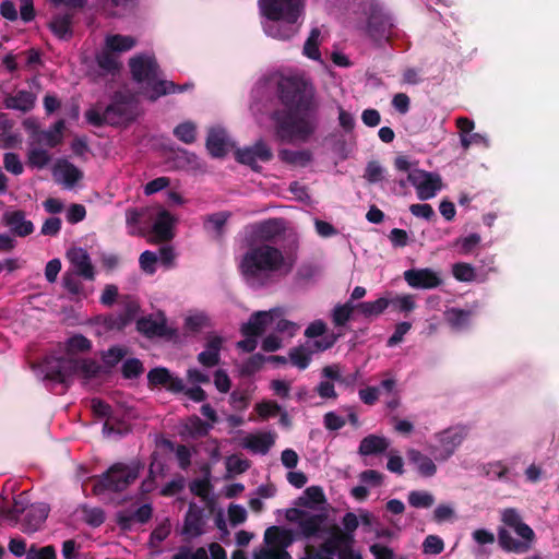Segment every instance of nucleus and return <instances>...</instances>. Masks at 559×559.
Listing matches in <instances>:
<instances>
[{"label": "nucleus", "mask_w": 559, "mask_h": 559, "mask_svg": "<svg viewBox=\"0 0 559 559\" xmlns=\"http://www.w3.org/2000/svg\"><path fill=\"white\" fill-rule=\"evenodd\" d=\"M313 94V86L305 75H294L282 81L281 98L288 111H276L272 116L280 140L306 142L314 132Z\"/></svg>", "instance_id": "1"}, {"label": "nucleus", "mask_w": 559, "mask_h": 559, "mask_svg": "<svg viewBox=\"0 0 559 559\" xmlns=\"http://www.w3.org/2000/svg\"><path fill=\"white\" fill-rule=\"evenodd\" d=\"M92 343L82 334L68 338L64 350L59 356L47 357L38 367V376L43 380L66 383L72 377H78L85 383L99 379L103 367L92 359H79V354L90 352Z\"/></svg>", "instance_id": "2"}, {"label": "nucleus", "mask_w": 559, "mask_h": 559, "mask_svg": "<svg viewBox=\"0 0 559 559\" xmlns=\"http://www.w3.org/2000/svg\"><path fill=\"white\" fill-rule=\"evenodd\" d=\"M296 262L294 253H283L267 243L250 247L240 262V270L247 283L258 286L265 283L272 275H286Z\"/></svg>", "instance_id": "3"}, {"label": "nucleus", "mask_w": 559, "mask_h": 559, "mask_svg": "<svg viewBox=\"0 0 559 559\" xmlns=\"http://www.w3.org/2000/svg\"><path fill=\"white\" fill-rule=\"evenodd\" d=\"M262 28L266 36L287 40L300 27L304 15V0H259Z\"/></svg>", "instance_id": "4"}, {"label": "nucleus", "mask_w": 559, "mask_h": 559, "mask_svg": "<svg viewBox=\"0 0 559 559\" xmlns=\"http://www.w3.org/2000/svg\"><path fill=\"white\" fill-rule=\"evenodd\" d=\"M129 68L140 93L150 100L162 96L183 92L188 85H176L164 79L156 57L151 51L139 52L129 59Z\"/></svg>", "instance_id": "5"}, {"label": "nucleus", "mask_w": 559, "mask_h": 559, "mask_svg": "<svg viewBox=\"0 0 559 559\" xmlns=\"http://www.w3.org/2000/svg\"><path fill=\"white\" fill-rule=\"evenodd\" d=\"M502 526L498 528L499 546L508 552L526 554L535 543L536 535L533 528L527 525L519 510L506 508L500 511Z\"/></svg>", "instance_id": "6"}, {"label": "nucleus", "mask_w": 559, "mask_h": 559, "mask_svg": "<svg viewBox=\"0 0 559 559\" xmlns=\"http://www.w3.org/2000/svg\"><path fill=\"white\" fill-rule=\"evenodd\" d=\"M285 518L297 526V536L302 538L326 537L329 531L335 526L326 524L325 512L290 508L286 511Z\"/></svg>", "instance_id": "7"}, {"label": "nucleus", "mask_w": 559, "mask_h": 559, "mask_svg": "<svg viewBox=\"0 0 559 559\" xmlns=\"http://www.w3.org/2000/svg\"><path fill=\"white\" fill-rule=\"evenodd\" d=\"M295 537L290 530L272 526L264 533V544L254 549L252 559H292L286 548Z\"/></svg>", "instance_id": "8"}, {"label": "nucleus", "mask_w": 559, "mask_h": 559, "mask_svg": "<svg viewBox=\"0 0 559 559\" xmlns=\"http://www.w3.org/2000/svg\"><path fill=\"white\" fill-rule=\"evenodd\" d=\"M140 469L141 464L138 462L130 464L117 463L95 483L93 490L95 493H102L106 490L122 491L138 478Z\"/></svg>", "instance_id": "9"}, {"label": "nucleus", "mask_w": 559, "mask_h": 559, "mask_svg": "<svg viewBox=\"0 0 559 559\" xmlns=\"http://www.w3.org/2000/svg\"><path fill=\"white\" fill-rule=\"evenodd\" d=\"M138 115V97L124 87L118 91L106 107L107 124L122 126L131 122Z\"/></svg>", "instance_id": "10"}, {"label": "nucleus", "mask_w": 559, "mask_h": 559, "mask_svg": "<svg viewBox=\"0 0 559 559\" xmlns=\"http://www.w3.org/2000/svg\"><path fill=\"white\" fill-rule=\"evenodd\" d=\"M466 438V429L462 426H451L432 436V443L428 447L430 453L438 462L448 461L460 448Z\"/></svg>", "instance_id": "11"}, {"label": "nucleus", "mask_w": 559, "mask_h": 559, "mask_svg": "<svg viewBox=\"0 0 559 559\" xmlns=\"http://www.w3.org/2000/svg\"><path fill=\"white\" fill-rule=\"evenodd\" d=\"M147 379L150 383L154 385H163L170 392L183 393L194 402H203L207 396L201 386L187 388L181 378L175 376L164 367L152 369L147 374Z\"/></svg>", "instance_id": "12"}, {"label": "nucleus", "mask_w": 559, "mask_h": 559, "mask_svg": "<svg viewBox=\"0 0 559 559\" xmlns=\"http://www.w3.org/2000/svg\"><path fill=\"white\" fill-rule=\"evenodd\" d=\"M336 341L337 335H329L318 341H306L305 344L289 352V359L295 367L304 370L309 366L313 354L331 348Z\"/></svg>", "instance_id": "13"}, {"label": "nucleus", "mask_w": 559, "mask_h": 559, "mask_svg": "<svg viewBox=\"0 0 559 559\" xmlns=\"http://www.w3.org/2000/svg\"><path fill=\"white\" fill-rule=\"evenodd\" d=\"M408 182L415 188L417 198L421 201L435 198L443 188L439 174L424 169L413 170L408 176Z\"/></svg>", "instance_id": "14"}, {"label": "nucleus", "mask_w": 559, "mask_h": 559, "mask_svg": "<svg viewBox=\"0 0 559 559\" xmlns=\"http://www.w3.org/2000/svg\"><path fill=\"white\" fill-rule=\"evenodd\" d=\"M272 318V312H254L248 322L241 325L245 340L238 342V347L243 352H253L258 345V336L266 329V321Z\"/></svg>", "instance_id": "15"}, {"label": "nucleus", "mask_w": 559, "mask_h": 559, "mask_svg": "<svg viewBox=\"0 0 559 559\" xmlns=\"http://www.w3.org/2000/svg\"><path fill=\"white\" fill-rule=\"evenodd\" d=\"M148 218L152 221V233L156 240L167 241L174 238L177 217L169 211L156 207L155 212L148 215Z\"/></svg>", "instance_id": "16"}, {"label": "nucleus", "mask_w": 559, "mask_h": 559, "mask_svg": "<svg viewBox=\"0 0 559 559\" xmlns=\"http://www.w3.org/2000/svg\"><path fill=\"white\" fill-rule=\"evenodd\" d=\"M404 280L413 288L431 289L442 284L440 272L428 267L407 270Z\"/></svg>", "instance_id": "17"}, {"label": "nucleus", "mask_w": 559, "mask_h": 559, "mask_svg": "<svg viewBox=\"0 0 559 559\" xmlns=\"http://www.w3.org/2000/svg\"><path fill=\"white\" fill-rule=\"evenodd\" d=\"M393 20L382 13L372 14L369 19L367 33L378 46L385 44L393 33Z\"/></svg>", "instance_id": "18"}, {"label": "nucleus", "mask_w": 559, "mask_h": 559, "mask_svg": "<svg viewBox=\"0 0 559 559\" xmlns=\"http://www.w3.org/2000/svg\"><path fill=\"white\" fill-rule=\"evenodd\" d=\"M406 457L408 464L420 477L431 478L438 472L435 455L430 456L418 449L408 448L406 450Z\"/></svg>", "instance_id": "19"}, {"label": "nucleus", "mask_w": 559, "mask_h": 559, "mask_svg": "<svg viewBox=\"0 0 559 559\" xmlns=\"http://www.w3.org/2000/svg\"><path fill=\"white\" fill-rule=\"evenodd\" d=\"M52 176L66 189H72L83 178V173L67 159H58L52 167Z\"/></svg>", "instance_id": "20"}, {"label": "nucleus", "mask_w": 559, "mask_h": 559, "mask_svg": "<svg viewBox=\"0 0 559 559\" xmlns=\"http://www.w3.org/2000/svg\"><path fill=\"white\" fill-rule=\"evenodd\" d=\"M234 146L233 141L222 127L211 128L206 139V148L213 157L225 156Z\"/></svg>", "instance_id": "21"}, {"label": "nucleus", "mask_w": 559, "mask_h": 559, "mask_svg": "<svg viewBox=\"0 0 559 559\" xmlns=\"http://www.w3.org/2000/svg\"><path fill=\"white\" fill-rule=\"evenodd\" d=\"M444 321L454 332L468 331L474 321L475 311L459 307L447 308L443 312Z\"/></svg>", "instance_id": "22"}, {"label": "nucleus", "mask_w": 559, "mask_h": 559, "mask_svg": "<svg viewBox=\"0 0 559 559\" xmlns=\"http://www.w3.org/2000/svg\"><path fill=\"white\" fill-rule=\"evenodd\" d=\"M2 221L10 228L11 233L19 237H26L34 231L33 223L26 219L23 211H7L2 216Z\"/></svg>", "instance_id": "23"}, {"label": "nucleus", "mask_w": 559, "mask_h": 559, "mask_svg": "<svg viewBox=\"0 0 559 559\" xmlns=\"http://www.w3.org/2000/svg\"><path fill=\"white\" fill-rule=\"evenodd\" d=\"M67 257L76 274L85 280H94V266L86 250L83 248H71L68 250Z\"/></svg>", "instance_id": "24"}, {"label": "nucleus", "mask_w": 559, "mask_h": 559, "mask_svg": "<svg viewBox=\"0 0 559 559\" xmlns=\"http://www.w3.org/2000/svg\"><path fill=\"white\" fill-rule=\"evenodd\" d=\"M223 338L218 335H210L206 338L204 349L199 353L198 361L205 368H212L219 364Z\"/></svg>", "instance_id": "25"}, {"label": "nucleus", "mask_w": 559, "mask_h": 559, "mask_svg": "<svg viewBox=\"0 0 559 559\" xmlns=\"http://www.w3.org/2000/svg\"><path fill=\"white\" fill-rule=\"evenodd\" d=\"M37 96L26 90H19L4 96L3 104L5 108L21 112L31 111L36 104Z\"/></svg>", "instance_id": "26"}, {"label": "nucleus", "mask_w": 559, "mask_h": 559, "mask_svg": "<svg viewBox=\"0 0 559 559\" xmlns=\"http://www.w3.org/2000/svg\"><path fill=\"white\" fill-rule=\"evenodd\" d=\"M49 508L46 503L32 504L22 520V531L27 534L35 533L48 516Z\"/></svg>", "instance_id": "27"}, {"label": "nucleus", "mask_w": 559, "mask_h": 559, "mask_svg": "<svg viewBox=\"0 0 559 559\" xmlns=\"http://www.w3.org/2000/svg\"><path fill=\"white\" fill-rule=\"evenodd\" d=\"M267 312H272V318L266 321V328H273L283 337L292 338L299 331V324L284 318V310L282 308H274Z\"/></svg>", "instance_id": "28"}, {"label": "nucleus", "mask_w": 559, "mask_h": 559, "mask_svg": "<svg viewBox=\"0 0 559 559\" xmlns=\"http://www.w3.org/2000/svg\"><path fill=\"white\" fill-rule=\"evenodd\" d=\"M325 503V496L321 487H308L302 495L297 499L296 507L316 512H324L323 506Z\"/></svg>", "instance_id": "29"}, {"label": "nucleus", "mask_w": 559, "mask_h": 559, "mask_svg": "<svg viewBox=\"0 0 559 559\" xmlns=\"http://www.w3.org/2000/svg\"><path fill=\"white\" fill-rule=\"evenodd\" d=\"M275 442V433L259 432L245 436L240 444L254 453L265 454Z\"/></svg>", "instance_id": "30"}, {"label": "nucleus", "mask_w": 559, "mask_h": 559, "mask_svg": "<svg viewBox=\"0 0 559 559\" xmlns=\"http://www.w3.org/2000/svg\"><path fill=\"white\" fill-rule=\"evenodd\" d=\"M136 328L141 333L148 337L163 336L168 333L166 319L163 316H150L141 318L136 322Z\"/></svg>", "instance_id": "31"}, {"label": "nucleus", "mask_w": 559, "mask_h": 559, "mask_svg": "<svg viewBox=\"0 0 559 559\" xmlns=\"http://www.w3.org/2000/svg\"><path fill=\"white\" fill-rule=\"evenodd\" d=\"M203 511L195 504H190L186 515L182 534L188 538H193L203 533Z\"/></svg>", "instance_id": "32"}, {"label": "nucleus", "mask_w": 559, "mask_h": 559, "mask_svg": "<svg viewBox=\"0 0 559 559\" xmlns=\"http://www.w3.org/2000/svg\"><path fill=\"white\" fill-rule=\"evenodd\" d=\"M138 39L131 35L107 34L104 38V46L119 57L120 53L132 50Z\"/></svg>", "instance_id": "33"}, {"label": "nucleus", "mask_w": 559, "mask_h": 559, "mask_svg": "<svg viewBox=\"0 0 559 559\" xmlns=\"http://www.w3.org/2000/svg\"><path fill=\"white\" fill-rule=\"evenodd\" d=\"M95 59L102 74L114 75L121 69L120 58L105 46L96 53Z\"/></svg>", "instance_id": "34"}, {"label": "nucleus", "mask_w": 559, "mask_h": 559, "mask_svg": "<svg viewBox=\"0 0 559 559\" xmlns=\"http://www.w3.org/2000/svg\"><path fill=\"white\" fill-rule=\"evenodd\" d=\"M325 39V32L320 27H313L305 41L302 55L311 60L321 61L320 45Z\"/></svg>", "instance_id": "35"}, {"label": "nucleus", "mask_w": 559, "mask_h": 559, "mask_svg": "<svg viewBox=\"0 0 559 559\" xmlns=\"http://www.w3.org/2000/svg\"><path fill=\"white\" fill-rule=\"evenodd\" d=\"M229 217L230 213L225 211L207 215L203 222L204 230L212 238L217 239L222 237Z\"/></svg>", "instance_id": "36"}, {"label": "nucleus", "mask_w": 559, "mask_h": 559, "mask_svg": "<svg viewBox=\"0 0 559 559\" xmlns=\"http://www.w3.org/2000/svg\"><path fill=\"white\" fill-rule=\"evenodd\" d=\"M389 445L390 441L385 437L369 435L360 441L358 452L365 456L379 454L384 452Z\"/></svg>", "instance_id": "37"}, {"label": "nucleus", "mask_w": 559, "mask_h": 559, "mask_svg": "<svg viewBox=\"0 0 559 559\" xmlns=\"http://www.w3.org/2000/svg\"><path fill=\"white\" fill-rule=\"evenodd\" d=\"M278 157L282 162L289 164L295 167H305L311 159L312 154L309 150H281Z\"/></svg>", "instance_id": "38"}, {"label": "nucleus", "mask_w": 559, "mask_h": 559, "mask_svg": "<svg viewBox=\"0 0 559 559\" xmlns=\"http://www.w3.org/2000/svg\"><path fill=\"white\" fill-rule=\"evenodd\" d=\"M72 16L71 13H57L49 24L51 32L61 39L69 38L72 34Z\"/></svg>", "instance_id": "39"}, {"label": "nucleus", "mask_w": 559, "mask_h": 559, "mask_svg": "<svg viewBox=\"0 0 559 559\" xmlns=\"http://www.w3.org/2000/svg\"><path fill=\"white\" fill-rule=\"evenodd\" d=\"M91 407L97 416L107 418L103 426V433L107 437H111V435L116 432L111 425V407L103 401L96 399L92 400Z\"/></svg>", "instance_id": "40"}, {"label": "nucleus", "mask_w": 559, "mask_h": 559, "mask_svg": "<svg viewBox=\"0 0 559 559\" xmlns=\"http://www.w3.org/2000/svg\"><path fill=\"white\" fill-rule=\"evenodd\" d=\"M198 126L193 121L187 120L174 128V135L185 144H192L197 140Z\"/></svg>", "instance_id": "41"}, {"label": "nucleus", "mask_w": 559, "mask_h": 559, "mask_svg": "<svg viewBox=\"0 0 559 559\" xmlns=\"http://www.w3.org/2000/svg\"><path fill=\"white\" fill-rule=\"evenodd\" d=\"M64 128L66 123L63 120L57 121L48 130L41 132L40 141L47 146H57L62 142Z\"/></svg>", "instance_id": "42"}, {"label": "nucleus", "mask_w": 559, "mask_h": 559, "mask_svg": "<svg viewBox=\"0 0 559 559\" xmlns=\"http://www.w3.org/2000/svg\"><path fill=\"white\" fill-rule=\"evenodd\" d=\"M390 301L385 297L378 298L374 301H364L356 305V309L365 317H373L381 314L388 307Z\"/></svg>", "instance_id": "43"}, {"label": "nucleus", "mask_w": 559, "mask_h": 559, "mask_svg": "<svg viewBox=\"0 0 559 559\" xmlns=\"http://www.w3.org/2000/svg\"><path fill=\"white\" fill-rule=\"evenodd\" d=\"M210 318L203 311L193 310L188 312L185 318V328L189 332H199L209 326Z\"/></svg>", "instance_id": "44"}, {"label": "nucleus", "mask_w": 559, "mask_h": 559, "mask_svg": "<svg viewBox=\"0 0 559 559\" xmlns=\"http://www.w3.org/2000/svg\"><path fill=\"white\" fill-rule=\"evenodd\" d=\"M281 231V225L277 221H267L254 227V235L261 240H271Z\"/></svg>", "instance_id": "45"}, {"label": "nucleus", "mask_w": 559, "mask_h": 559, "mask_svg": "<svg viewBox=\"0 0 559 559\" xmlns=\"http://www.w3.org/2000/svg\"><path fill=\"white\" fill-rule=\"evenodd\" d=\"M408 503L414 508H430L435 503L432 493L426 490H413L408 493Z\"/></svg>", "instance_id": "46"}, {"label": "nucleus", "mask_w": 559, "mask_h": 559, "mask_svg": "<svg viewBox=\"0 0 559 559\" xmlns=\"http://www.w3.org/2000/svg\"><path fill=\"white\" fill-rule=\"evenodd\" d=\"M389 301L394 310L403 313H408L416 308V298L411 294L397 295Z\"/></svg>", "instance_id": "47"}, {"label": "nucleus", "mask_w": 559, "mask_h": 559, "mask_svg": "<svg viewBox=\"0 0 559 559\" xmlns=\"http://www.w3.org/2000/svg\"><path fill=\"white\" fill-rule=\"evenodd\" d=\"M51 157L48 151L41 147H32L27 154V162L31 167L41 169L46 167Z\"/></svg>", "instance_id": "48"}, {"label": "nucleus", "mask_w": 559, "mask_h": 559, "mask_svg": "<svg viewBox=\"0 0 559 559\" xmlns=\"http://www.w3.org/2000/svg\"><path fill=\"white\" fill-rule=\"evenodd\" d=\"M335 335L334 333L326 332V324L322 320H314L305 330V336L307 341H318L325 336ZM337 337L340 334H336Z\"/></svg>", "instance_id": "49"}, {"label": "nucleus", "mask_w": 559, "mask_h": 559, "mask_svg": "<svg viewBox=\"0 0 559 559\" xmlns=\"http://www.w3.org/2000/svg\"><path fill=\"white\" fill-rule=\"evenodd\" d=\"M461 146L464 150H468L473 145L483 146L488 148L490 146V140L485 133H469V134H461Z\"/></svg>", "instance_id": "50"}, {"label": "nucleus", "mask_w": 559, "mask_h": 559, "mask_svg": "<svg viewBox=\"0 0 559 559\" xmlns=\"http://www.w3.org/2000/svg\"><path fill=\"white\" fill-rule=\"evenodd\" d=\"M126 350L122 347H111L107 352L103 354L104 371L100 373V377L108 372V369L116 366L124 356Z\"/></svg>", "instance_id": "51"}, {"label": "nucleus", "mask_w": 559, "mask_h": 559, "mask_svg": "<svg viewBox=\"0 0 559 559\" xmlns=\"http://www.w3.org/2000/svg\"><path fill=\"white\" fill-rule=\"evenodd\" d=\"M228 477L242 474L249 467V462L239 455H230L225 462Z\"/></svg>", "instance_id": "52"}, {"label": "nucleus", "mask_w": 559, "mask_h": 559, "mask_svg": "<svg viewBox=\"0 0 559 559\" xmlns=\"http://www.w3.org/2000/svg\"><path fill=\"white\" fill-rule=\"evenodd\" d=\"M355 309L356 306H353L350 302L336 306L332 313L333 323L336 326L344 325L349 320Z\"/></svg>", "instance_id": "53"}, {"label": "nucleus", "mask_w": 559, "mask_h": 559, "mask_svg": "<svg viewBox=\"0 0 559 559\" xmlns=\"http://www.w3.org/2000/svg\"><path fill=\"white\" fill-rule=\"evenodd\" d=\"M186 431L191 436H203L212 428V424L204 423L197 416L187 419L185 425Z\"/></svg>", "instance_id": "54"}, {"label": "nucleus", "mask_w": 559, "mask_h": 559, "mask_svg": "<svg viewBox=\"0 0 559 559\" xmlns=\"http://www.w3.org/2000/svg\"><path fill=\"white\" fill-rule=\"evenodd\" d=\"M452 274L460 282H472L476 276L474 266L463 262L455 263L452 266Z\"/></svg>", "instance_id": "55"}, {"label": "nucleus", "mask_w": 559, "mask_h": 559, "mask_svg": "<svg viewBox=\"0 0 559 559\" xmlns=\"http://www.w3.org/2000/svg\"><path fill=\"white\" fill-rule=\"evenodd\" d=\"M385 177V169L378 162H369L366 170L365 178L370 183H378Z\"/></svg>", "instance_id": "56"}, {"label": "nucleus", "mask_w": 559, "mask_h": 559, "mask_svg": "<svg viewBox=\"0 0 559 559\" xmlns=\"http://www.w3.org/2000/svg\"><path fill=\"white\" fill-rule=\"evenodd\" d=\"M255 412L262 419L275 417L281 412V405L274 401H263L255 405Z\"/></svg>", "instance_id": "57"}, {"label": "nucleus", "mask_w": 559, "mask_h": 559, "mask_svg": "<svg viewBox=\"0 0 559 559\" xmlns=\"http://www.w3.org/2000/svg\"><path fill=\"white\" fill-rule=\"evenodd\" d=\"M480 242V236L478 234H471L462 237L455 241V246L460 248L461 254L471 253Z\"/></svg>", "instance_id": "58"}, {"label": "nucleus", "mask_w": 559, "mask_h": 559, "mask_svg": "<svg viewBox=\"0 0 559 559\" xmlns=\"http://www.w3.org/2000/svg\"><path fill=\"white\" fill-rule=\"evenodd\" d=\"M443 548V540L437 535H428L423 543V551L427 555H439Z\"/></svg>", "instance_id": "59"}, {"label": "nucleus", "mask_w": 559, "mask_h": 559, "mask_svg": "<svg viewBox=\"0 0 559 559\" xmlns=\"http://www.w3.org/2000/svg\"><path fill=\"white\" fill-rule=\"evenodd\" d=\"M56 549L53 546L37 548L32 546L26 554V559H56Z\"/></svg>", "instance_id": "60"}, {"label": "nucleus", "mask_w": 559, "mask_h": 559, "mask_svg": "<svg viewBox=\"0 0 559 559\" xmlns=\"http://www.w3.org/2000/svg\"><path fill=\"white\" fill-rule=\"evenodd\" d=\"M3 166L9 173H11L15 176L21 175L24 170V166H23L20 157L14 153H5L4 154Z\"/></svg>", "instance_id": "61"}, {"label": "nucleus", "mask_w": 559, "mask_h": 559, "mask_svg": "<svg viewBox=\"0 0 559 559\" xmlns=\"http://www.w3.org/2000/svg\"><path fill=\"white\" fill-rule=\"evenodd\" d=\"M141 269L147 274H154L156 264L158 262L157 253L152 251H144L139 259Z\"/></svg>", "instance_id": "62"}, {"label": "nucleus", "mask_w": 559, "mask_h": 559, "mask_svg": "<svg viewBox=\"0 0 559 559\" xmlns=\"http://www.w3.org/2000/svg\"><path fill=\"white\" fill-rule=\"evenodd\" d=\"M187 380L192 386H200V384H206L210 382V374L195 367L187 370Z\"/></svg>", "instance_id": "63"}, {"label": "nucleus", "mask_w": 559, "mask_h": 559, "mask_svg": "<svg viewBox=\"0 0 559 559\" xmlns=\"http://www.w3.org/2000/svg\"><path fill=\"white\" fill-rule=\"evenodd\" d=\"M85 118L88 123L99 127L102 124H107V118H106V108L103 109L102 107H93L90 108L85 112Z\"/></svg>", "instance_id": "64"}]
</instances>
